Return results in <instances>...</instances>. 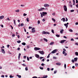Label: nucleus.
<instances>
[{
  "instance_id": "50",
  "label": "nucleus",
  "mask_w": 78,
  "mask_h": 78,
  "mask_svg": "<svg viewBox=\"0 0 78 78\" xmlns=\"http://www.w3.org/2000/svg\"><path fill=\"white\" fill-rule=\"evenodd\" d=\"M9 77L10 78H13V76H9Z\"/></svg>"
},
{
  "instance_id": "17",
  "label": "nucleus",
  "mask_w": 78,
  "mask_h": 78,
  "mask_svg": "<svg viewBox=\"0 0 78 78\" xmlns=\"http://www.w3.org/2000/svg\"><path fill=\"white\" fill-rule=\"evenodd\" d=\"M2 52L4 53L5 54V51L4 49H2Z\"/></svg>"
},
{
  "instance_id": "2",
  "label": "nucleus",
  "mask_w": 78,
  "mask_h": 78,
  "mask_svg": "<svg viewBox=\"0 0 78 78\" xmlns=\"http://www.w3.org/2000/svg\"><path fill=\"white\" fill-rule=\"evenodd\" d=\"M38 52H39V53H40L42 55H43L44 54V53L43 51H38Z\"/></svg>"
},
{
  "instance_id": "24",
  "label": "nucleus",
  "mask_w": 78,
  "mask_h": 78,
  "mask_svg": "<svg viewBox=\"0 0 78 78\" xmlns=\"http://www.w3.org/2000/svg\"><path fill=\"white\" fill-rule=\"evenodd\" d=\"M13 21H14V25H16V20H14Z\"/></svg>"
},
{
  "instance_id": "23",
  "label": "nucleus",
  "mask_w": 78,
  "mask_h": 78,
  "mask_svg": "<svg viewBox=\"0 0 78 78\" xmlns=\"http://www.w3.org/2000/svg\"><path fill=\"white\" fill-rule=\"evenodd\" d=\"M69 31L71 32H73V30L72 29H69Z\"/></svg>"
},
{
  "instance_id": "21",
  "label": "nucleus",
  "mask_w": 78,
  "mask_h": 78,
  "mask_svg": "<svg viewBox=\"0 0 78 78\" xmlns=\"http://www.w3.org/2000/svg\"><path fill=\"white\" fill-rule=\"evenodd\" d=\"M50 54H51V53L48 55V56L47 57V58H50Z\"/></svg>"
},
{
  "instance_id": "51",
  "label": "nucleus",
  "mask_w": 78,
  "mask_h": 78,
  "mask_svg": "<svg viewBox=\"0 0 78 78\" xmlns=\"http://www.w3.org/2000/svg\"><path fill=\"white\" fill-rule=\"evenodd\" d=\"M57 72V71H54V74L56 73Z\"/></svg>"
},
{
  "instance_id": "64",
  "label": "nucleus",
  "mask_w": 78,
  "mask_h": 78,
  "mask_svg": "<svg viewBox=\"0 0 78 78\" xmlns=\"http://www.w3.org/2000/svg\"><path fill=\"white\" fill-rule=\"evenodd\" d=\"M78 22H76L75 23V25H78Z\"/></svg>"
},
{
  "instance_id": "6",
  "label": "nucleus",
  "mask_w": 78,
  "mask_h": 78,
  "mask_svg": "<svg viewBox=\"0 0 78 78\" xmlns=\"http://www.w3.org/2000/svg\"><path fill=\"white\" fill-rule=\"evenodd\" d=\"M45 9H44V8H41L40 9L38 10V11H41Z\"/></svg>"
},
{
  "instance_id": "33",
  "label": "nucleus",
  "mask_w": 78,
  "mask_h": 78,
  "mask_svg": "<svg viewBox=\"0 0 78 78\" xmlns=\"http://www.w3.org/2000/svg\"><path fill=\"white\" fill-rule=\"evenodd\" d=\"M51 32L53 33H55V32H54V30L53 29L51 30Z\"/></svg>"
},
{
  "instance_id": "28",
  "label": "nucleus",
  "mask_w": 78,
  "mask_h": 78,
  "mask_svg": "<svg viewBox=\"0 0 78 78\" xmlns=\"http://www.w3.org/2000/svg\"><path fill=\"white\" fill-rule=\"evenodd\" d=\"M17 76H18V77L19 78H21V76L19 75H17Z\"/></svg>"
},
{
  "instance_id": "59",
  "label": "nucleus",
  "mask_w": 78,
  "mask_h": 78,
  "mask_svg": "<svg viewBox=\"0 0 78 78\" xmlns=\"http://www.w3.org/2000/svg\"><path fill=\"white\" fill-rule=\"evenodd\" d=\"M9 17H8V18H7V20H9H9H10L9 19Z\"/></svg>"
},
{
  "instance_id": "34",
  "label": "nucleus",
  "mask_w": 78,
  "mask_h": 78,
  "mask_svg": "<svg viewBox=\"0 0 78 78\" xmlns=\"http://www.w3.org/2000/svg\"><path fill=\"white\" fill-rule=\"evenodd\" d=\"M29 18H27V22H28L29 21Z\"/></svg>"
},
{
  "instance_id": "19",
  "label": "nucleus",
  "mask_w": 78,
  "mask_h": 78,
  "mask_svg": "<svg viewBox=\"0 0 78 78\" xmlns=\"http://www.w3.org/2000/svg\"><path fill=\"white\" fill-rule=\"evenodd\" d=\"M48 77V76L46 75V76H43V77L42 78H47Z\"/></svg>"
},
{
  "instance_id": "52",
  "label": "nucleus",
  "mask_w": 78,
  "mask_h": 78,
  "mask_svg": "<svg viewBox=\"0 0 78 78\" xmlns=\"http://www.w3.org/2000/svg\"><path fill=\"white\" fill-rule=\"evenodd\" d=\"M47 69V70H48V71H50V68H48Z\"/></svg>"
},
{
  "instance_id": "58",
  "label": "nucleus",
  "mask_w": 78,
  "mask_h": 78,
  "mask_svg": "<svg viewBox=\"0 0 78 78\" xmlns=\"http://www.w3.org/2000/svg\"><path fill=\"white\" fill-rule=\"evenodd\" d=\"M17 50L19 51L20 50V48H18L17 49Z\"/></svg>"
},
{
  "instance_id": "40",
  "label": "nucleus",
  "mask_w": 78,
  "mask_h": 78,
  "mask_svg": "<svg viewBox=\"0 0 78 78\" xmlns=\"http://www.w3.org/2000/svg\"><path fill=\"white\" fill-rule=\"evenodd\" d=\"M12 37H15V35L14 34H12Z\"/></svg>"
},
{
  "instance_id": "44",
  "label": "nucleus",
  "mask_w": 78,
  "mask_h": 78,
  "mask_svg": "<svg viewBox=\"0 0 78 78\" xmlns=\"http://www.w3.org/2000/svg\"><path fill=\"white\" fill-rule=\"evenodd\" d=\"M24 25V24L23 23H22L21 24V27H22V26H23Z\"/></svg>"
},
{
  "instance_id": "29",
  "label": "nucleus",
  "mask_w": 78,
  "mask_h": 78,
  "mask_svg": "<svg viewBox=\"0 0 78 78\" xmlns=\"http://www.w3.org/2000/svg\"><path fill=\"white\" fill-rule=\"evenodd\" d=\"M21 42V41L20 40H19L18 41H17V42L18 43H20Z\"/></svg>"
},
{
  "instance_id": "48",
  "label": "nucleus",
  "mask_w": 78,
  "mask_h": 78,
  "mask_svg": "<svg viewBox=\"0 0 78 78\" xmlns=\"http://www.w3.org/2000/svg\"><path fill=\"white\" fill-rule=\"evenodd\" d=\"M17 37H18V38H20V36L19 35H17Z\"/></svg>"
},
{
  "instance_id": "22",
  "label": "nucleus",
  "mask_w": 78,
  "mask_h": 78,
  "mask_svg": "<svg viewBox=\"0 0 78 78\" xmlns=\"http://www.w3.org/2000/svg\"><path fill=\"white\" fill-rule=\"evenodd\" d=\"M54 44V42H51V43L50 44V45H53Z\"/></svg>"
},
{
  "instance_id": "3",
  "label": "nucleus",
  "mask_w": 78,
  "mask_h": 78,
  "mask_svg": "<svg viewBox=\"0 0 78 78\" xmlns=\"http://www.w3.org/2000/svg\"><path fill=\"white\" fill-rule=\"evenodd\" d=\"M64 9L65 11H67V8L66 6V5H64Z\"/></svg>"
},
{
  "instance_id": "56",
  "label": "nucleus",
  "mask_w": 78,
  "mask_h": 78,
  "mask_svg": "<svg viewBox=\"0 0 78 78\" xmlns=\"http://www.w3.org/2000/svg\"><path fill=\"white\" fill-rule=\"evenodd\" d=\"M63 37H64V38H66V39L67 38V37H66V36H64Z\"/></svg>"
},
{
  "instance_id": "7",
  "label": "nucleus",
  "mask_w": 78,
  "mask_h": 78,
  "mask_svg": "<svg viewBox=\"0 0 78 78\" xmlns=\"http://www.w3.org/2000/svg\"><path fill=\"white\" fill-rule=\"evenodd\" d=\"M49 6V5L47 4H44V7H47Z\"/></svg>"
},
{
  "instance_id": "36",
  "label": "nucleus",
  "mask_w": 78,
  "mask_h": 78,
  "mask_svg": "<svg viewBox=\"0 0 78 78\" xmlns=\"http://www.w3.org/2000/svg\"><path fill=\"white\" fill-rule=\"evenodd\" d=\"M52 20L54 21V22H55L56 21V20H55V19H54V18H52Z\"/></svg>"
},
{
  "instance_id": "31",
  "label": "nucleus",
  "mask_w": 78,
  "mask_h": 78,
  "mask_svg": "<svg viewBox=\"0 0 78 78\" xmlns=\"http://www.w3.org/2000/svg\"><path fill=\"white\" fill-rule=\"evenodd\" d=\"M36 31L35 30H33L32 31V32L33 33H34Z\"/></svg>"
},
{
  "instance_id": "14",
  "label": "nucleus",
  "mask_w": 78,
  "mask_h": 78,
  "mask_svg": "<svg viewBox=\"0 0 78 78\" xmlns=\"http://www.w3.org/2000/svg\"><path fill=\"white\" fill-rule=\"evenodd\" d=\"M4 17V16H0V19H3Z\"/></svg>"
},
{
  "instance_id": "18",
  "label": "nucleus",
  "mask_w": 78,
  "mask_h": 78,
  "mask_svg": "<svg viewBox=\"0 0 78 78\" xmlns=\"http://www.w3.org/2000/svg\"><path fill=\"white\" fill-rule=\"evenodd\" d=\"M64 25L65 27H66V28H67L68 27V25L67 24L65 23V24H64Z\"/></svg>"
},
{
  "instance_id": "9",
  "label": "nucleus",
  "mask_w": 78,
  "mask_h": 78,
  "mask_svg": "<svg viewBox=\"0 0 78 78\" xmlns=\"http://www.w3.org/2000/svg\"><path fill=\"white\" fill-rule=\"evenodd\" d=\"M35 56L37 58H39L40 57L39 55L37 54L35 55Z\"/></svg>"
},
{
  "instance_id": "63",
  "label": "nucleus",
  "mask_w": 78,
  "mask_h": 78,
  "mask_svg": "<svg viewBox=\"0 0 78 78\" xmlns=\"http://www.w3.org/2000/svg\"><path fill=\"white\" fill-rule=\"evenodd\" d=\"M26 57H27V56H23V58H25V59H26Z\"/></svg>"
},
{
  "instance_id": "12",
  "label": "nucleus",
  "mask_w": 78,
  "mask_h": 78,
  "mask_svg": "<svg viewBox=\"0 0 78 78\" xmlns=\"http://www.w3.org/2000/svg\"><path fill=\"white\" fill-rule=\"evenodd\" d=\"M34 48L36 50H39L41 49L40 48H37V47H35Z\"/></svg>"
},
{
  "instance_id": "41",
  "label": "nucleus",
  "mask_w": 78,
  "mask_h": 78,
  "mask_svg": "<svg viewBox=\"0 0 78 78\" xmlns=\"http://www.w3.org/2000/svg\"><path fill=\"white\" fill-rule=\"evenodd\" d=\"M27 61H30V59H29V58L28 57H27Z\"/></svg>"
},
{
  "instance_id": "10",
  "label": "nucleus",
  "mask_w": 78,
  "mask_h": 78,
  "mask_svg": "<svg viewBox=\"0 0 78 78\" xmlns=\"http://www.w3.org/2000/svg\"><path fill=\"white\" fill-rule=\"evenodd\" d=\"M21 55V54L19 53L18 57V59L20 60V56Z\"/></svg>"
},
{
  "instance_id": "4",
  "label": "nucleus",
  "mask_w": 78,
  "mask_h": 78,
  "mask_svg": "<svg viewBox=\"0 0 78 78\" xmlns=\"http://www.w3.org/2000/svg\"><path fill=\"white\" fill-rule=\"evenodd\" d=\"M56 52H57V49H55L51 52V53H55Z\"/></svg>"
},
{
  "instance_id": "35",
  "label": "nucleus",
  "mask_w": 78,
  "mask_h": 78,
  "mask_svg": "<svg viewBox=\"0 0 78 78\" xmlns=\"http://www.w3.org/2000/svg\"><path fill=\"white\" fill-rule=\"evenodd\" d=\"M75 65L76 67H78V63H76Z\"/></svg>"
},
{
  "instance_id": "26",
  "label": "nucleus",
  "mask_w": 78,
  "mask_h": 78,
  "mask_svg": "<svg viewBox=\"0 0 78 78\" xmlns=\"http://www.w3.org/2000/svg\"><path fill=\"white\" fill-rule=\"evenodd\" d=\"M25 70L26 71H27L28 70V68L27 67V66L25 67Z\"/></svg>"
},
{
  "instance_id": "53",
  "label": "nucleus",
  "mask_w": 78,
  "mask_h": 78,
  "mask_svg": "<svg viewBox=\"0 0 78 78\" xmlns=\"http://www.w3.org/2000/svg\"><path fill=\"white\" fill-rule=\"evenodd\" d=\"M64 67H65V69H66V64H65V65H64Z\"/></svg>"
},
{
  "instance_id": "38",
  "label": "nucleus",
  "mask_w": 78,
  "mask_h": 78,
  "mask_svg": "<svg viewBox=\"0 0 78 78\" xmlns=\"http://www.w3.org/2000/svg\"><path fill=\"white\" fill-rule=\"evenodd\" d=\"M15 11L16 12H20V10H16Z\"/></svg>"
},
{
  "instance_id": "25",
  "label": "nucleus",
  "mask_w": 78,
  "mask_h": 78,
  "mask_svg": "<svg viewBox=\"0 0 78 78\" xmlns=\"http://www.w3.org/2000/svg\"><path fill=\"white\" fill-rule=\"evenodd\" d=\"M22 44L23 45H26V43H25L23 42V43H22Z\"/></svg>"
},
{
  "instance_id": "60",
  "label": "nucleus",
  "mask_w": 78,
  "mask_h": 78,
  "mask_svg": "<svg viewBox=\"0 0 78 78\" xmlns=\"http://www.w3.org/2000/svg\"><path fill=\"white\" fill-rule=\"evenodd\" d=\"M5 77V76L4 75H2L1 76V77L4 78Z\"/></svg>"
},
{
  "instance_id": "62",
  "label": "nucleus",
  "mask_w": 78,
  "mask_h": 78,
  "mask_svg": "<svg viewBox=\"0 0 78 78\" xmlns=\"http://www.w3.org/2000/svg\"><path fill=\"white\" fill-rule=\"evenodd\" d=\"M75 44L76 45H78V43H76Z\"/></svg>"
},
{
  "instance_id": "1",
  "label": "nucleus",
  "mask_w": 78,
  "mask_h": 78,
  "mask_svg": "<svg viewBox=\"0 0 78 78\" xmlns=\"http://www.w3.org/2000/svg\"><path fill=\"white\" fill-rule=\"evenodd\" d=\"M42 34H49L50 33L48 32H45V31H43V32L41 33Z\"/></svg>"
},
{
  "instance_id": "45",
  "label": "nucleus",
  "mask_w": 78,
  "mask_h": 78,
  "mask_svg": "<svg viewBox=\"0 0 78 78\" xmlns=\"http://www.w3.org/2000/svg\"><path fill=\"white\" fill-rule=\"evenodd\" d=\"M45 61V59H43L41 60V61L44 62Z\"/></svg>"
},
{
  "instance_id": "16",
  "label": "nucleus",
  "mask_w": 78,
  "mask_h": 78,
  "mask_svg": "<svg viewBox=\"0 0 78 78\" xmlns=\"http://www.w3.org/2000/svg\"><path fill=\"white\" fill-rule=\"evenodd\" d=\"M56 64L57 65L60 66L61 64L60 62H58L56 63Z\"/></svg>"
},
{
  "instance_id": "37",
  "label": "nucleus",
  "mask_w": 78,
  "mask_h": 78,
  "mask_svg": "<svg viewBox=\"0 0 78 78\" xmlns=\"http://www.w3.org/2000/svg\"><path fill=\"white\" fill-rule=\"evenodd\" d=\"M38 24H40V21L39 20H38Z\"/></svg>"
},
{
  "instance_id": "20",
  "label": "nucleus",
  "mask_w": 78,
  "mask_h": 78,
  "mask_svg": "<svg viewBox=\"0 0 78 78\" xmlns=\"http://www.w3.org/2000/svg\"><path fill=\"white\" fill-rule=\"evenodd\" d=\"M40 14L41 15V17L42 18L43 17V14H42V13L41 12H40Z\"/></svg>"
},
{
  "instance_id": "46",
  "label": "nucleus",
  "mask_w": 78,
  "mask_h": 78,
  "mask_svg": "<svg viewBox=\"0 0 78 78\" xmlns=\"http://www.w3.org/2000/svg\"><path fill=\"white\" fill-rule=\"evenodd\" d=\"M74 10H71L70 12H74Z\"/></svg>"
},
{
  "instance_id": "47",
  "label": "nucleus",
  "mask_w": 78,
  "mask_h": 78,
  "mask_svg": "<svg viewBox=\"0 0 78 78\" xmlns=\"http://www.w3.org/2000/svg\"><path fill=\"white\" fill-rule=\"evenodd\" d=\"M74 59H72V62L74 63Z\"/></svg>"
},
{
  "instance_id": "61",
  "label": "nucleus",
  "mask_w": 78,
  "mask_h": 78,
  "mask_svg": "<svg viewBox=\"0 0 78 78\" xmlns=\"http://www.w3.org/2000/svg\"><path fill=\"white\" fill-rule=\"evenodd\" d=\"M68 21V19L67 18H66V21Z\"/></svg>"
},
{
  "instance_id": "43",
  "label": "nucleus",
  "mask_w": 78,
  "mask_h": 78,
  "mask_svg": "<svg viewBox=\"0 0 78 78\" xmlns=\"http://www.w3.org/2000/svg\"><path fill=\"white\" fill-rule=\"evenodd\" d=\"M76 7L78 8V3H77V5H76Z\"/></svg>"
},
{
  "instance_id": "8",
  "label": "nucleus",
  "mask_w": 78,
  "mask_h": 78,
  "mask_svg": "<svg viewBox=\"0 0 78 78\" xmlns=\"http://www.w3.org/2000/svg\"><path fill=\"white\" fill-rule=\"evenodd\" d=\"M42 13V14H43V16H44L45 15H46L47 14V13L46 12H43Z\"/></svg>"
},
{
  "instance_id": "39",
  "label": "nucleus",
  "mask_w": 78,
  "mask_h": 78,
  "mask_svg": "<svg viewBox=\"0 0 78 78\" xmlns=\"http://www.w3.org/2000/svg\"><path fill=\"white\" fill-rule=\"evenodd\" d=\"M40 68L41 70H43L44 69V68L43 67H40Z\"/></svg>"
},
{
  "instance_id": "15",
  "label": "nucleus",
  "mask_w": 78,
  "mask_h": 78,
  "mask_svg": "<svg viewBox=\"0 0 78 78\" xmlns=\"http://www.w3.org/2000/svg\"><path fill=\"white\" fill-rule=\"evenodd\" d=\"M43 40L44 41H45L46 42H47L48 41V39L45 38H43Z\"/></svg>"
},
{
  "instance_id": "13",
  "label": "nucleus",
  "mask_w": 78,
  "mask_h": 78,
  "mask_svg": "<svg viewBox=\"0 0 78 78\" xmlns=\"http://www.w3.org/2000/svg\"><path fill=\"white\" fill-rule=\"evenodd\" d=\"M63 31H64V30L63 29H62V30H61L60 32L61 34H62L63 33Z\"/></svg>"
},
{
  "instance_id": "42",
  "label": "nucleus",
  "mask_w": 78,
  "mask_h": 78,
  "mask_svg": "<svg viewBox=\"0 0 78 78\" xmlns=\"http://www.w3.org/2000/svg\"><path fill=\"white\" fill-rule=\"evenodd\" d=\"M44 66V63H42L41 64V66Z\"/></svg>"
},
{
  "instance_id": "30",
  "label": "nucleus",
  "mask_w": 78,
  "mask_h": 78,
  "mask_svg": "<svg viewBox=\"0 0 78 78\" xmlns=\"http://www.w3.org/2000/svg\"><path fill=\"white\" fill-rule=\"evenodd\" d=\"M56 36L58 37H60V36L58 34H56Z\"/></svg>"
},
{
  "instance_id": "54",
  "label": "nucleus",
  "mask_w": 78,
  "mask_h": 78,
  "mask_svg": "<svg viewBox=\"0 0 78 78\" xmlns=\"http://www.w3.org/2000/svg\"><path fill=\"white\" fill-rule=\"evenodd\" d=\"M32 78H38L36 76H34Z\"/></svg>"
},
{
  "instance_id": "49",
  "label": "nucleus",
  "mask_w": 78,
  "mask_h": 78,
  "mask_svg": "<svg viewBox=\"0 0 78 78\" xmlns=\"http://www.w3.org/2000/svg\"><path fill=\"white\" fill-rule=\"evenodd\" d=\"M27 14H25V13H24V14H23V16H27Z\"/></svg>"
},
{
  "instance_id": "5",
  "label": "nucleus",
  "mask_w": 78,
  "mask_h": 78,
  "mask_svg": "<svg viewBox=\"0 0 78 78\" xmlns=\"http://www.w3.org/2000/svg\"><path fill=\"white\" fill-rule=\"evenodd\" d=\"M66 41V40H61L60 41V43L61 44H63L64 43V42Z\"/></svg>"
},
{
  "instance_id": "32",
  "label": "nucleus",
  "mask_w": 78,
  "mask_h": 78,
  "mask_svg": "<svg viewBox=\"0 0 78 78\" xmlns=\"http://www.w3.org/2000/svg\"><path fill=\"white\" fill-rule=\"evenodd\" d=\"M62 19H63V22L65 21L66 20L65 18H62Z\"/></svg>"
},
{
  "instance_id": "55",
  "label": "nucleus",
  "mask_w": 78,
  "mask_h": 78,
  "mask_svg": "<svg viewBox=\"0 0 78 78\" xmlns=\"http://www.w3.org/2000/svg\"><path fill=\"white\" fill-rule=\"evenodd\" d=\"M66 53V52L64 51H63V54H65Z\"/></svg>"
},
{
  "instance_id": "11",
  "label": "nucleus",
  "mask_w": 78,
  "mask_h": 78,
  "mask_svg": "<svg viewBox=\"0 0 78 78\" xmlns=\"http://www.w3.org/2000/svg\"><path fill=\"white\" fill-rule=\"evenodd\" d=\"M74 60L75 62H77L78 60V58L77 57L74 58Z\"/></svg>"
},
{
  "instance_id": "27",
  "label": "nucleus",
  "mask_w": 78,
  "mask_h": 78,
  "mask_svg": "<svg viewBox=\"0 0 78 78\" xmlns=\"http://www.w3.org/2000/svg\"><path fill=\"white\" fill-rule=\"evenodd\" d=\"M75 55H76L78 56V52H75Z\"/></svg>"
},
{
  "instance_id": "57",
  "label": "nucleus",
  "mask_w": 78,
  "mask_h": 78,
  "mask_svg": "<svg viewBox=\"0 0 78 78\" xmlns=\"http://www.w3.org/2000/svg\"><path fill=\"white\" fill-rule=\"evenodd\" d=\"M27 48H30V46L28 45V46H27Z\"/></svg>"
}]
</instances>
